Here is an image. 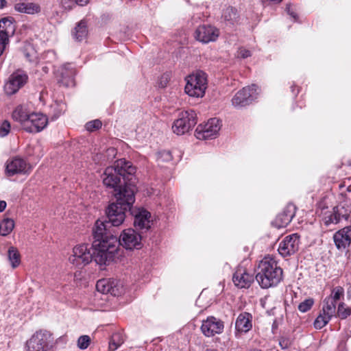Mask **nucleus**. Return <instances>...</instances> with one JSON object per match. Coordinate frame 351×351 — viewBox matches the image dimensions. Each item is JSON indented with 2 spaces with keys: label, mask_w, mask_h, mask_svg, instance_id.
I'll list each match as a JSON object with an SVG mask.
<instances>
[{
  "label": "nucleus",
  "mask_w": 351,
  "mask_h": 351,
  "mask_svg": "<svg viewBox=\"0 0 351 351\" xmlns=\"http://www.w3.org/2000/svg\"><path fill=\"white\" fill-rule=\"evenodd\" d=\"M93 241L91 252L87 244L77 245L73 248L69 261L77 267L88 264L93 259L99 265H108L117 254V237L106 231L103 222L97 221L93 228Z\"/></svg>",
  "instance_id": "1"
},
{
  "label": "nucleus",
  "mask_w": 351,
  "mask_h": 351,
  "mask_svg": "<svg viewBox=\"0 0 351 351\" xmlns=\"http://www.w3.org/2000/svg\"><path fill=\"white\" fill-rule=\"evenodd\" d=\"M136 167L125 159H119L114 166L108 167L103 174V183L109 189H112L114 196L125 195L129 189L135 194L136 191L135 176Z\"/></svg>",
  "instance_id": "2"
},
{
  "label": "nucleus",
  "mask_w": 351,
  "mask_h": 351,
  "mask_svg": "<svg viewBox=\"0 0 351 351\" xmlns=\"http://www.w3.org/2000/svg\"><path fill=\"white\" fill-rule=\"evenodd\" d=\"M116 202L111 203L106 209V215L108 219V221L103 222L106 228V231L110 234V232L108 230L109 224L113 226H119L123 223L125 218V213L130 210L132 204L135 201L133 191L129 189L126 191L125 195L118 193V196H115ZM100 221V220H99Z\"/></svg>",
  "instance_id": "3"
},
{
  "label": "nucleus",
  "mask_w": 351,
  "mask_h": 351,
  "mask_svg": "<svg viewBox=\"0 0 351 351\" xmlns=\"http://www.w3.org/2000/svg\"><path fill=\"white\" fill-rule=\"evenodd\" d=\"M282 278V269L270 256L265 257L259 263L256 280L263 289L276 286Z\"/></svg>",
  "instance_id": "4"
},
{
  "label": "nucleus",
  "mask_w": 351,
  "mask_h": 351,
  "mask_svg": "<svg viewBox=\"0 0 351 351\" xmlns=\"http://www.w3.org/2000/svg\"><path fill=\"white\" fill-rule=\"evenodd\" d=\"M207 88L206 74L199 71L186 77L185 93L190 97H202Z\"/></svg>",
  "instance_id": "5"
},
{
  "label": "nucleus",
  "mask_w": 351,
  "mask_h": 351,
  "mask_svg": "<svg viewBox=\"0 0 351 351\" xmlns=\"http://www.w3.org/2000/svg\"><path fill=\"white\" fill-rule=\"evenodd\" d=\"M53 339L48 331H37L27 341V351H51Z\"/></svg>",
  "instance_id": "6"
},
{
  "label": "nucleus",
  "mask_w": 351,
  "mask_h": 351,
  "mask_svg": "<svg viewBox=\"0 0 351 351\" xmlns=\"http://www.w3.org/2000/svg\"><path fill=\"white\" fill-rule=\"evenodd\" d=\"M197 123V114L194 110L181 112L172 125L173 132L182 135L189 132Z\"/></svg>",
  "instance_id": "7"
},
{
  "label": "nucleus",
  "mask_w": 351,
  "mask_h": 351,
  "mask_svg": "<svg viewBox=\"0 0 351 351\" xmlns=\"http://www.w3.org/2000/svg\"><path fill=\"white\" fill-rule=\"evenodd\" d=\"M119 245L127 250L140 249L142 247V237L132 228L125 229L117 239V249Z\"/></svg>",
  "instance_id": "8"
},
{
  "label": "nucleus",
  "mask_w": 351,
  "mask_h": 351,
  "mask_svg": "<svg viewBox=\"0 0 351 351\" xmlns=\"http://www.w3.org/2000/svg\"><path fill=\"white\" fill-rule=\"evenodd\" d=\"M221 127V121L217 118H212L205 125H199L195 130V136L200 140L214 138Z\"/></svg>",
  "instance_id": "9"
},
{
  "label": "nucleus",
  "mask_w": 351,
  "mask_h": 351,
  "mask_svg": "<svg viewBox=\"0 0 351 351\" xmlns=\"http://www.w3.org/2000/svg\"><path fill=\"white\" fill-rule=\"evenodd\" d=\"M351 214V205L347 203H340L335 206L328 215L324 218L325 225L337 224L342 219L347 221Z\"/></svg>",
  "instance_id": "10"
},
{
  "label": "nucleus",
  "mask_w": 351,
  "mask_h": 351,
  "mask_svg": "<svg viewBox=\"0 0 351 351\" xmlns=\"http://www.w3.org/2000/svg\"><path fill=\"white\" fill-rule=\"evenodd\" d=\"M256 95L257 86L252 84L237 92L232 99V104L237 108L243 107L251 104L256 98Z\"/></svg>",
  "instance_id": "11"
},
{
  "label": "nucleus",
  "mask_w": 351,
  "mask_h": 351,
  "mask_svg": "<svg viewBox=\"0 0 351 351\" xmlns=\"http://www.w3.org/2000/svg\"><path fill=\"white\" fill-rule=\"evenodd\" d=\"M28 76L23 71H16L14 72L8 78V80L4 85V90L8 95L15 94L22 88L27 82Z\"/></svg>",
  "instance_id": "12"
},
{
  "label": "nucleus",
  "mask_w": 351,
  "mask_h": 351,
  "mask_svg": "<svg viewBox=\"0 0 351 351\" xmlns=\"http://www.w3.org/2000/svg\"><path fill=\"white\" fill-rule=\"evenodd\" d=\"M14 32L15 25L12 17H5L0 20V56L9 42V36H12Z\"/></svg>",
  "instance_id": "13"
},
{
  "label": "nucleus",
  "mask_w": 351,
  "mask_h": 351,
  "mask_svg": "<svg viewBox=\"0 0 351 351\" xmlns=\"http://www.w3.org/2000/svg\"><path fill=\"white\" fill-rule=\"evenodd\" d=\"M300 237L298 234H292L284 238L280 243L278 252L282 256L286 257L293 254L299 249Z\"/></svg>",
  "instance_id": "14"
},
{
  "label": "nucleus",
  "mask_w": 351,
  "mask_h": 351,
  "mask_svg": "<svg viewBox=\"0 0 351 351\" xmlns=\"http://www.w3.org/2000/svg\"><path fill=\"white\" fill-rule=\"evenodd\" d=\"M96 289L102 293H110L118 296L123 293V287L117 280L103 278L99 280L96 284Z\"/></svg>",
  "instance_id": "15"
},
{
  "label": "nucleus",
  "mask_w": 351,
  "mask_h": 351,
  "mask_svg": "<svg viewBox=\"0 0 351 351\" xmlns=\"http://www.w3.org/2000/svg\"><path fill=\"white\" fill-rule=\"evenodd\" d=\"M223 322L215 317H208L202 321L201 330L208 337L221 334L223 330Z\"/></svg>",
  "instance_id": "16"
},
{
  "label": "nucleus",
  "mask_w": 351,
  "mask_h": 351,
  "mask_svg": "<svg viewBox=\"0 0 351 351\" xmlns=\"http://www.w3.org/2000/svg\"><path fill=\"white\" fill-rule=\"evenodd\" d=\"M219 29L211 25H202L195 32V38L203 43L214 42L219 37Z\"/></svg>",
  "instance_id": "17"
},
{
  "label": "nucleus",
  "mask_w": 351,
  "mask_h": 351,
  "mask_svg": "<svg viewBox=\"0 0 351 351\" xmlns=\"http://www.w3.org/2000/svg\"><path fill=\"white\" fill-rule=\"evenodd\" d=\"M48 119L41 113H31L29 121L26 122L25 131L30 133H36L43 130L47 125Z\"/></svg>",
  "instance_id": "18"
},
{
  "label": "nucleus",
  "mask_w": 351,
  "mask_h": 351,
  "mask_svg": "<svg viewBox=\"0 0 351 351\" xmlns=\"http://www.w3.org/2000/svg\"><path fill=\"white\" fill-rule=\"evenodd\" d=\"M252 315L249 313H242L237 317L235 322V336L239 337V334L246 333L252 328Z\"/></svg>",
  "instance_id": "19"
},
{
  "label": "nucleus",
  "mask_w": 351,
  "mask_h": 351,
  "mask_svg": "<svg viewBox=\"0 0 351 351\" xmlns=\"http://www.w3.org/2000/svg\"><path fill=\"white\" fill-rule=\"evenodd\" d=\"M27 164L23 159L14 158L7 162L5 171L8 176H12L18 173H27Z\"/></svg>",
  "instance_id": "20"
},
{
  "label": "nucleus",
  "mask_w": 351,
  "mask_h": 351,
  "mask_svg": "<svg viewBox=\"0 0 351 351\" xmlns=\"http://www.w3.org/2000/svg\"><path fill=\"white\" fill-rule=\"evenodd\" d=\"M334 242L339 250L345 249L351 243V226L337 231L333 236Z\"/></svg>",
  "instance_id": "21"
},
{
  "label": "nucleus",
  "mask_w": 351,
  "mask_h": 351,
  "mask_svg": "<svg viewBox=\"0 0 351 351\" xmlns=\"http://www.w3.org/2000/svg\"><path fill=\"white\" fill-rule=\"evenodd\" d=\"M233 282L240 289L248 288L254 281V277L243 268H239L233 275Z\"/></svg>",
  "instance_id": "22"
},
{
  "label": "nucleus",
  "mask_w": 351,
  "mask_h": 351,
  "mask_svg": "<svg viewBox=\"0 0 351 351\" xmlns=\"http://www.w3.org/2000/svg\"><path fill=\"white\" fill-rule=\"evenodd\" d=\"M295 214V206L293 204H288L276 217L274 223L278 228L286 227L291 221Z\"/></svg>",
  "instance_id": "23"
},
{
  "label": "nucleus",
  "mask_w": 351,
  "mask_h": 351,
  "mask_svg": "<svg viewBox=\"0 0 351 351\" xmlns=\"http://www.w3.org/2000/svg\"><path fill=\"white\" fill-rule=\"evenodd\" d=\"M151 214L145 210H139L134 217V225L141 230H148L150 228L149 218Z\"/></svg>",
  "instance_id": "24"
},
{
  "label": "nucleus",
  "mask_w": 351,
  "mask_h": 351,
  "mask_svg": "<svg viewBox=\"0 0 351 351\" xmlns=\"http://www.w3.org/2000/svg\"><path fill=\"white\" fill-rule=\"evenodd\" d=\"M14 9L21 13L34 14L40 12V7L35 3H19L15 4Z\"/></svg>",
  "instance_id": "25"
},
{
  "label": "nucleus",
  "mask_w": 351,
  "mask_h": 351,
  "mask_svg": "<svg viewBox=\"0 0 351 351\" xmlns=\"http://www.w3.org/2000/svg\"><path fill=\"white\" fill-rule=\"evenodd\" d=\"M29 114L23 106H18L12 112L13 119L21 123L23 128L25 130L26 122L29 121Z\"/></svg>",
  "instance_id": "26"
},
{
  "label": "nucleus",
  "mask_w": 351,
  "mask_h": 351,
  "mask_svg": "<svg viewBox=\"0 0 351 351\" xmlns=\"http://www.w3.org/2000/svg\"><path fill=\"white\" fill-rule=\"evenodd\" d=\"M88 30L86 23L84 21H81L77 23L74 29L73 35L75 40L82 41L87 36Z\"/></svg>",
  "instance_id": "27"
},
{
  "label": "nucleus",
  "mask_w": 351,
  "mask_h": 351,
  "mask_svg": "<svg viewBox=\"0 0 351 351\" xmlns=\"http://www.w3.org/2000/svg\"><path fill=\"white\" fill-rule=\"evenodd\" d=\"M238 17L237 10L232 7H228L223 11L222 19L228 25H234L237 22Z\"/></svg>",
  "instance_id": "28"
},
{
  "label": "nucleus",
  "mask_w": 351,
  "mask_h": 351,
  "mask_svg": "<svg viewBox=\"0 0 351 351\" xmlns=\"http://www.w3.org/2000/svg\"><path fill=\"white\" fill-rule=\"evenodd\" d=\"M14 228V221L10 218L4 219L0 223V234L2 236L8 235Z\"/></svg>",
  "instance_id": "29"
},
{
  "label": "nucleus",
  "mask_w": 351,
  "mask_h": 351,
  "mask_svg": "<svg viewBox=\"0 0 351 351\" xmlns=\"http://www.w3.org/2000/svg\"><path fill=\"white\" fill-rule=\"evenodd\" d=\"M8 259L13 268L18 267L21 262L20 254L14 247H10L8 252Z\"/></svg>",
  "instance_id": "30"
},
{
  "label": "nucleus",
  "mask_w": 351,
  "mask_h": 351,
  "mask_svg": "<svg viewBox=\"0 0 351 351\" xmlns=\"http://www.w3.org/2000/svg\"><path fill=\"white\" fill-rule=\"evenodd\" d=\"M324 303L323 313L332 317L336 312V303L333 302L332 298H325Z\"/></svg>",
  "instance_id": "31"
},
{
  "label": "nucleus",
  "mask_w": 351,
  "mask_h": 351,
  "mask_svg": "<svg viewBox=\"0 0 351 351\" xmlns=\"http://www.w3.org/2000/svg\"><path fill=\"white\" fill-rule=\"evenodd\" d=\"M331 317L324 313H321L314 322L315 328L317 329L322 328L328 323Z\"/></svg>",
  "instance_id": "32"
},
{
  "label": "nucleus",
  "mask_w": 351,
  "mask_h": 351,
  "mask_svg": "<svg viewBox=\"0 0 351 351\" xmlns=\"http://www.w3.org/2000/svg\"><path fill=\"white\" fill-rule=\"evenodd\" d=\"M351 314V308L346 306L344 303H340L337 308V315L341 319H346Z\"/></svg>",
  "instance_id": "33"
},
{
  "label": "nucleus",
  "mask_w": 351,
  "mask_h": 351,
  "mask_svg": "<svg viewBox=\"0 0 351 351\" xmlns=\"http://www.w3.org/2000/svg\"><path fill=\"white\" fill-rule=\"evenodd\" d=\"M123 341L121 339L119 334H115L112 337L109 343V350L110 351L116 350L121 344Z\"/></svg>",
  "instance_id": "34"
},
{
  "label": "nucleus",
  "mask_w": 351,
  "mask_h": 351,
  "mask_svg": "<svg viewBox=\"0 0 351 351\" xmlns=\"http://www.w3.org/2000/svg\"><path fill=\"white\" fill-rule=\"evenodd\" d=\"M90 343V338L88 335H82L78 338L77 346L81 350L86 349Z\"/></svg>",
  "instance_id": "35"
},
{
  "label": "nucleus",
  "mask_w": 351,
  "mask_h": 351,
  "mask_svg": "<svg viewBox=\"0 0 351 351\" xmlns=\"http://www.w3.org/2000/svg\"><path fill=\"white\" fill-rule=\"evenodd\" d=\"M314 301L312 298L306 299L304 302L298 305V309L302 313H305L311 309Z\"/></svg>",
  "instance_id": "36"
},
{
  "label": "nucleus",
  "mask_w": 351,
  "mask_h": 351,
  "mask_svg": "<svg viewBox=\"0 0 351 351\" xmlns=\"http://www.w3.org/2000/svg\"><path fill=\"white\" fill-rule=\"evenodd\" d=\"M101 122L98 120L95 119L91 121L88 122L86 124V128L88 131H94L95 130L99 129L101 127Z\"/></svg>",
  "instance_id": "37"
},
{
  "label": "nucleus",
  "mask_w": 351,
  "mask_h": 351,
  "mask_svg": "<svg viewBox=\"0 0 351 351\" xmlns=\"http://www.w3.org/2000/svg\"><path fill=\"white\" fill-rule=\"evenodd\" d=\"M343 294V289L341 287H336L333 289L332 294L330 296L327 298L333 299V302L336 303L338 300H339L341 295Z\"/></svg>",
  "instance_id": "38"
},
{
  "label": "nucleus",
  "mask_w": 351,
  "mask_h": 351,
  "mask_svg": "<svg viewBox=\"0 0 351 351\" xmlns=\"http://www.w3.org/2000/svg\"><path fill=\"white\" fill-rule=\"evenodd\" d=\"M172 160V156L169 151H162L159 152L158 156V162H169Z\"/></svg>",
  "instance_id": "39"
},
{
  "label": "nucleus",
  "mask_w": 351,
  "mask_h": 351,
  "mask_svg": "<svg viewBox=\"0 0 351 351\" xmlns=\"http://www.w3.org/2000/svg\"><path fill=\"white\" fill-rule=\"evenodd\" d=\"M60 3L66 10H72L77 4L75 0H60Z\"/></svg>",
  "instance_id": "40"
},
{
  "label": "nucleus",
  "mask_w": 351,
  "mask_h": 351,
  "mask_svg": "<svg viewBox=\"0 0 351 351\" xmlns=\"http://www.w3.org/2000/svg\"><path fill=\"white\" fill-rule=\"evenodd\" d=\"M10 129V123L8 121H4L0 127V136H6L9 133Z\"/></svg>",
  "instance_id": "41"
},
{
  "label": "nucleus",
  "mask_w": 351,
  "mask_h": 351,
  "mask_svg": "<svg viewBox=\"0 0 351 351\" xmlns=\"http://www.w3.org/2000/svg\"><path fill=\"white\" fill-rule=\"evenodd\" d=\"M171 77V75L169 73H165L161 75L159 81V87L165 88L167 86L169 80Z\"/></svg>",
  "instance_id": "42"
},
{
  "label": "nucleus",
  "mask_w": 351,
  "mask_h": 351,
  "mask_svg": "<svg viewBox=\"0 0 351 351\" xmlns=\"http://www.w3.org/2000/svg\"><path fill=\"white\" fill-rule=\"evenodd\" d=\"M291 344V340L289 337H282L279 340V345L282 349L288 348Z\"/></svg>",
  "instance_id": "43"
},
{
  "label": "nucleus",
  "mask_w": 351,
  "mask_h": 351,
  "mask_svg": "<svg viewBox=\"0 0 351 351\" xmlns=\"http://www.w3.org/2000/svg\"><path fill=\"white\" fill-rule=\"evenodd\" d=\"M238 57L242 58H247L250 56H251V52L248 49H246L243 47H241L239 49L238 51Z\"/></svg>",
  "instance_id": "44"
},
{
  "label": "nucleus",
  "mask_w": 351,
  "mask_h": 351,
  "mask_svg": "<svg viewBox=\"0 0 351 351\" xmlns=\"http://www.w3.org/2000/svg\"><path fill=\"white\" fill-rule=\"evenodd\" d=\"M286 10L287 14L290 15L295 21L298 19V15L295 13V10L292 8V5L291 4L287 5Z\"/></svg>",
  "instance_id": "45"
},
{
  "label": "nucleus",
  "mask_w": 351,
  "mask_h": 351,
  "mask_svg": "<svg viewBox=\"0 0 351 351\" xmlns=\"http://www.w3.org/2000/svg\"><path fill=\"white\" fill-rule=\"evenodd\" d=\"M72 73H73V72H72V71H69V73H67V71H65V72H64V71L62 70V73H61V75H62V80H61V81H60V83H62V84H64V85H65V86H68L67 82H65V83H64L63 81H64V78H66V77H70V76L72 75Z\"/></svg>",
  "instance_id": "46"
},
{
  "label": "nucleus",
  "mask_w": 351,
  "mask_h": 351,
  "mask_svg": "<svg viewBox=\"0 0 351 351\" xmlns=\"http://www.w3.org/2000/svg\"><path fill=\"white\" fill-rule=\"evenodd\" d=\"M7 204L3 200H0V213L3 212L6 208Z\"/></svg>",
  "instance_id": "47"
},
{
  "label": "nucleus",
  "mask_w": 351,
  "mask_h": 351,
  "mask_svg": "<svg viewBox=\"0 0 351 351\" xmlns=\"http://www.w3.org/2000/svg\"><path fill=\"white\" fill-rule=\"evenodd\" d=\"M75 1L77 5L83 6L88 3V0H75Z\"/></svg>",
  "instance_id": "48"
},
{
  "label": "nucleus",
  "mask_w": 351,
  "mask_h": 351,
  "mask_svg": "<svg viewBox=\"0 0 351 351\" xmlns=\"http://www.w3.org/2000/svg\"><path fill=\"white\" fill-rule=\"evenodd\" d=\"M7 4V1L5 0H0V8H4Z\"/></svg>",
  "instance_id": "49"
},
{
  "label": "nucleus",
  "mask_w": 351,
  "mask_h": 351,
  "mask_svg": "<svg viewBox=\"0 0 351 351\" xmlns=\"http://www.w3.org/2000/svg\"><path fill=\"white\" fill-rule=\"evenodd\" d=\"M206 351H218V350H214V349H206Z\"/></svg>",
  "instance_id": "50"
}]
</instances>
